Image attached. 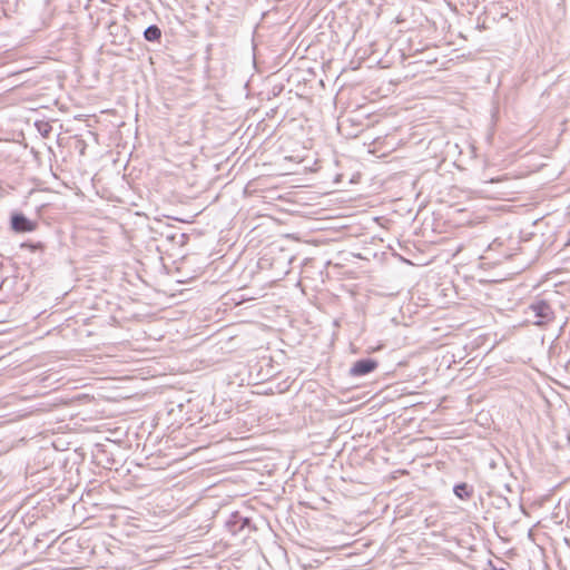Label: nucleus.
Masks as SVG:
<instances>
[{
    "mask_svg": "<svg viewBox=\"0 0 570 570\" xmlns=\"http://www.w3.org/2000/svg\"><path fill=\"white\" fill-rule=\"evenodd\" d=\"M379 363L373 358H361L357 360L350 368V375L353 377H361L372 373Z\"/></svg>",
    "mask_w": 570,
    "mask_h": 570,
    "instance_id": "3",
    "label": "nucleus"
},
{
    "mask_svg": "<svg viewBox=\"0 0 570 570\" xmlns=\"http://www.w3.org/2000/svg\"><path fill=\"white\" fill-rule=\"evenodd\" d=\"M59 403H66V401H65V400H62V399H60L59 401L55 402L53 404H55V405H57V404H59Z\"/></svg>",
    "mask_w": 570,
    "mask_h": 570,
    "instance_id": "8",
    "label": "nucleus"
},
{
    "mask_svg": "<svg viewBox=\"0 0 570 570\" xmlns=\"http://www.w3.org/2000/svg\"><path fill=\"white\" fill-rule=\"evenodd\" d=\"M21 246L22 247H29L31 250H36V249L42 248V244L41 243H37V244L23 243Z\"/></svg>",
    "mask_w": 570,
    "mask_h": 570,
    "instance_id": "7",
    "label": "nucleus"
},
{
    "mask_svg": "<svg viewBox=\"0 0 570 570\" xmlns=\"http://www.w3.org/2000/svg\"><path fill=\"white\" fill-rule=\"evenodd\" d=\"M11 228L16 233H31L36 230L38 223L36 220L29 219L22 213H14L11 215L10 219Z\"/></svg>",
    "mask_w": 570,
    "mask_h": 570,
    "instance_id": "2",
    "label": "nucleus"
},
{
    "mask_svg": "<svg viewBox=\"0 0 570 570\" xmlns=\"http://www.w3.org/2000/svg\"><path fill=\"white\" fill-rule=\"evenodd\" d=\"M453 492L461 500H465L471 497V491L469 490V487L466 483L455 484L453 488Z\"/></svg>",
    "mask_w": 570,
    "mask_h": 570,
    "instance_id": "6",
    "label": "nucleus"
},
{
    "mask_svg": "<svg viewBox=\"0 0 570 570\" xmlns=\"http://www.w3.org/2000/svg\"><path fill=\"white\" fill-rule=\"evenodd\" d=\"M226 525L233 534H236L237 532L243 531L246 527H249V519L235 513L230 515Z\"/></svg>",
    "mask_w": 570,
    "mask_h": 570,
    "instance_id": "4",
    "label": "nucleus"
},
{
    "mask_svg": "<svg viewBox=\"0 0 570 570\" xmlns=\"http://www.w3.org/2000/svg\"><path fill=\"white\" fill-rule=\"evenodd\" d=\"M529 311L533 314L535 317V321H533V324L537 326H546L550 324L554 320V312L551 307V305L539 299L529 305Z\"/></svg>",
    "mask_w": 570,
    "mask_h": 570,
    "instance_id": "1",
    "label": "nucleus"
},
{
    "mask_svg": "<svg viewBox=\"0 0 570 570\" xmlns=\"http://www.w3.org/2000/svg\"><path fill=\"white\" fill-rule=\"evenodd\" d=\"M144 38L150 42L159 41L161 38L160 28L156 24L148 26L144 31Z\"/></svg>",
    "mask_w": 570,
    "mask_h": 570,
    "instance_id": "5",
    "label": "nucleus"
},
{
    "mask_svg": "<svg viewBox=\"0 0 570 570\" xmlns=\"http://www.w3.org/2000/svg\"><path fill=\"white\" fill-rule=\"evenodd\" d=\"M493 570H505V569H503V568H495V567H493Z\"/></svg>",
    "mask_w": 570,
    "mask_h": 570,
    "instance_id": "9",
    "label": "nucleus"
}]
</instances>
